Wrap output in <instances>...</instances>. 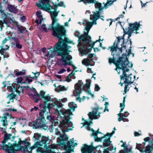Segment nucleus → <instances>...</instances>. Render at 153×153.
I'll return each instance as SVG.
<instances>
[{
  "instance_id": "nucleus-13",
  "label": "nucleus",
  "mask_w": 153,
  "mask_h": 153,
  "mask_svg": "<svg viewBox=\"0 0 153 153\" xmlns=\"http://www.w3.org/2000/svg\"><path fill=\"white\" fill-rule=\"evenodd\" d=\"M29 143L27 140L23 141L20 140L19 142L18 145L20 146L21 149L19 151L23 149L25 151L26 150L30 152H31L32 150L35 148V147L34 146H33L30 147L29 146Z\"/></svg>"
},
{
  "instance_id": "nucleus-52",
  "label": "nucleus",
  "mask_w": 153,
  "mask_h": 153,
  "mask_svg": "<svg viewBox=\"0 0 153 153\" xmlns=\"http://www.w3.org/2000/svg\"><path fill=\"white\" fill-rule=\"evenodd\" d=\"M136 147L141 151L142 149H143V146L141 144L137 146Z\"/></svg>"
},
{
  "instance_id": "nucleus-26",
  "label": "nucleus",
  "mask_w": 153,
  "mask_h": 153,
  "mask_svg": "<svg viewBox=\"0 0 153 153\" xmlns=\"http://www.w3.org/2000/svg\"><path fill=\"white\" fill-rule=\"evenodd\" d=\"M92 62L91 59H89L88 58H87L83 59L82 61V63L83 65H85L86 66H88V65H92L91 63Z\"/></svg>"
},
{
  "instance_id": "nucleus-43",
  "label": "nucleus",
  "mask_w": 153,
  "mask_h": 153,
  "mask_svg": "<svg viewBox=\"0 0 153 153\" xmlns=\"http://www.w3.org/2000/svg\"><path fill=\"white\" fill-rule=\"evenodd\" d=\"M41 30H43L44 31H45L46 32H48L47 28L46 27V26L45 25H42L40 28Z\"/></svg>"
},
{
  "instance_id": "nucleus-33",
  "label": "nucleus",
  "mask_w": 153,
  "mask_h": 153,
  "mask_svg": "<svg viewBox=\"0 0 153 153\" xmlns=\"http://www.w3.org/2000/svg\"><path fill=\"white\" fill-rule=\"evenodd\" d=\"M153 149L149 145L147 146L145 149L143 150L142 152H145L146 153H151Z\"/></svg>"
},
{
  "instance_id": "nucleus-53",
  "label": "nucleus",
  "mask_w": 153,
  "mask_h": 153,
  "mask_svg": "<svg viewBox=\"0 0 153 153\" xmlns=\"http://www.w3.org/2000/svg\"><path fill=\"white\" fill-rule=\"evenodd\" d=\"M83 98L82 99L80 98L79 97H77L76 98V100L77 101H79L80 102L82 100H84L85 98V97L84 96H83Z\"/></svg>"
},
{
  "instance_id": "nucleus-35",
  "label": "nucleus",
  "mask_w": 153,
  "mask_h": 153,
  "mask_svg": "<svg viewBox=\"0 0 153 153\" xmlns=\"http://www.w3.org/2000/svg\"><path fill=\"white\" fill-rule=\"evenodd\" d=\"M116 0H107V3L104 4V8H107L108 6L112 4Z\"/></svg>"
},
{
  "instance_id": "nucleus-49",
  "label": "nucleus",
  "mask_w": 153,
  "mask_h": 153,
  "mask_svg": "<svg viewBox=\"0 0 153 153\" xmlns=\"http://www.w3.org/2000/svg\"><path fill=\"white\" fill-rule=\"evenodd\" d=\"M38 109V107L35 106H34L33 108H32L30 109V111L31 112H34V111H36Z\"/></svg>"
},
{
  "instance_id": "nucleus-61",
  "label": "nucleus",
  "mask_w": 153,
  "mask_h": 153,
  "mask_svg": "<svg viewBox=\"0 0 153 153\" xmlns=\"http://www.w3.org/2000/svg\"><path fill=\"white\" fill-rule=\"evenodd\" d=\"M104 153H109V151L107 149H105L103 151Z\"/></svg>"
},
{
  "instance_id": "nucleus-44",
  "label": "nucleus",
  "mask_w": 153,
  "mask_h": 153,
  "mask_svg": "<svg viewBox=\"0 0 153 153\" xmlns=\"http://www.w3.org/2000/svg\"><path fill=\"white\" fill-rule=\"evenodd\" d=\"M15 90L16 91V93H17L19 95H20V93L22 92V93H23V90L21 88H19V89H15Z\"/></svg>"
},
{
  "instance_id": "nucleus-18",
  "label": "nucleus",
  "mask_w": 153,
  "mask_h": 153,
  "mask_svg": "<svg viewBox=\"0 0 153 153\" xmlns=\"http://www.w3.org/2000/svg\"><path fill=\"white\" fill-rule=\"evenodd\" d=\"M34 125L37 127H40L45 128L47 127L46 125L44 122V119H36L34 122Z\"/></svg>"
},
{
  "instance_id": "nucleus-41",
  "label": "nucleus",
  "mask_w": 153,
  "mask_h": 153,
  "mask_svg": "<svg viewBox=\"0 0 153 153\" xmlns=\"http://www.w3.org/2000/svg\"><path fill=\"white\" fill-rule=\"evenodd\" d=\"M73 76V74L72 73H71L66 78V80L68 82H69L71 81V78Z\"/></svg>"
},
{
  "instance_id": "nucleus-7",
  "label": "nucleus",
  "mask_w": 153,
  "mask_h": 153,
  "mask_svg": "<svg viewBox=\"0 0 153 153\" xmlns=\"http://www.w3.org/2000/svg\"><path fill=\"white\" fill-rule=\"evenodd\" d=\"M125 34L122 37H118L117 38V42H115L113 45L110 48L111 51H112V55L119 56L122 53V51H126L125 47L124 45V36Z\"/></svg>"
},
{
  "instance_id": "nucleus-50",
  "label": "nucleus",
  "mask_w": 153,
  "mask_h": 153,
  "mask_svg": "<svg viewBox=\"0 0 153 153\" xmlns=\"http://www.w3.org/2000/svg\"><path fill=\"white\" fill-rule=\"evenodd\" d=\"M149 145L153 149V139L149 141Z\"/></svg>"
},
{
  "instance_id": "nucleus-21",
  "label": "nucleus",
  "mask_w": 153,
  "mask_h": 153,
  "mask_svg": "<svg viewBox=\"0 0 153 153\" xmlns=\"http://www.w3.org/2000/svg\"><path fill=\"white\" fill-rule=\"evenodd\" d=\"M10 41L9 39L5 38L2 41V45L1 46L2 49L7 50L8 49L10 45Z\"/></svg>"
},
{
  "instance_id": "nucleus-27",
  "label": "nucleus",
  "mask_w": 153,
  "mask_h": 153,
  "mask_svg": "<svg viewBox=\"0 0 153 153\" xmlns=\"http://www.w3.org/2000/svg\"><path fill=\"white\" fill-rule=\"evenodd\" d=\"M10 39H11L13 40L16 43V46L17 48L19 49H21L22 48V45L19 43V42L17 39H16L15 38L11 37V36H10Z\"/></svg>"
},
{
  "instance_id": "nucleus-24",
  "label": "nucleus",
  "mask_w": 153,
  "mask_h": 153,
  "mask_svg": "<svg viewBox=\"0 0 153 153\" xmlns=\"http://www.w3.org/2000/svg\"><path fill=\"white\" fill-rule=\"evenodd\" d=\"M7 89L10 91H12V94L8 95L7 97V98L9 99L10 100H11V102H13V98H15L16 96V94H15L14 92V93H13V88L11 86L8 87Z\"/></svg>"
},
{
  "instance_id": "nucleus-37",
  "label": "nucleus",
  "mask_w": 153,
  "mask_h": 153,
  "mask_svg": "<svg viewBox=\"0 0 153 153\" xmlns=\"http://www.w3.org/2000/svg\"><path fill=\"white\" fill-rule=\"evenodd\" d=\"M94 1L96 2L95 0H79L78 1V2L82 1L84 3L86 4L87 3H95Z\"/></svg>"
},
{
  "instance_id": "nucleus-3",
  "label": "nucleus",
  "mask_w": 153,
  "mask_h": 153,
  "mask_svg": "<svg viewBox=\"0 0 153 153\" xmlns=\"http://www.w3.org/2000/svg\"><path fill=\"white\" fill-rule=\"evenodd\" d=\"M58 12L55 9L54 11L50 12L52 22L49 26L48 29L53 31V35L59 38L61 36L65 35V30L64 27L60 25L58 23V19L57 18Z\"/></svg>"
},
{
  "instance_id": "nucleus-9",
  "label": "nucleus",
  "mask_w": 153,
  "mask_h": 153,
  "mask_svg": "<svg viewBox=\"0 0 153 153\" xmlns=\"http://www.w3.org/2000/svg\"><path fill=\"white\" fill-rule=\"evenodd\" d=\"M100 12L97 11L93 12L92 14L90 15V19L92 22H89L88 20H84L82 23L83 25L85 26V35L86 36L93 24L96 25V21L100 18Z\"/></svg>"
},
{
  "instance_id": "nucleus-58",
  "label": "nucleus",
  "mask_w": 153,
  "mask_h": 153,
  "mask_svg": "<svg viewBox=\"0 0 153 153\" xmlns=\"http://www.w3.org/2000/svg\"><path fill=\"white\" fill-rule=\"evenodd\" d=\"M21 20L22 22H24L25 20V17L24 16H22L21 18Z\"/></svg>"
},
{
  "instance_id": "nucleus-36",
  "label": "nucleus",
  "mask_w": 153,
  "mask_h": 153,
  "mask_svg": "<svg viewBox=\"0 0 153 153\" xmlns=\"http://www.w3.org/2000/svg\"><path fill=\"white\" fill-rule=\"evenodd\" d=\"M25 70H23L22 71L19 72L16 71L15 72V74L16 76H23L25 74Z\"/></svg>"
},
{
  "instance_id": "nucleus-63",
  "label": "nucleus",
  "mask_w": 153,
  "mask_h": 153,
  "mask_svg": "<svg viewBox=\"0 0 153 153\" xmlns=\"http://www.w3.org/2000/svg\"><path fill=\"white\" fill-rule=\"evenodd\" d=\"M8 110L10 111H12L13 112L17 111V110L16 109L9 108Z\"/></svg>"
},
{
  "instance_id": "nucleus-55",
  "label": "nucleus",
  "mask_w": 153,
  "mask_h": 153,
  "mask_svg": "<svg viewBox=\"0 0 153 153\" xmlns=\"http://www.w3.org/2000/svg\"><path fill=\"white\" fill-rule=\"evenodd\" d=\"M49 147L50 148L54 149L56 148V146L55 145L52 144L51 145H49Z\"/></svg>"
},
{
  "instance_id": "nucleus-46",
  "label": "nucleus",
  "mask_w": 153,
  "mask_h": 153,
  "mask_svg": "<svg viewBox=\"0 0 153 153\" xmlns=\"http://www.w3.org/2000/svg\"><path fill=\"white\" fill-rule=\"evenodd\" d=\"M47 118L48 120H49L50 121L52 122L53 120L54 117H51V116H47Z\"/></svg>"
},
{
  "instance_id": "nucleus-14",
  "label": "nucleus",
  "mask_w": 153,
  "mask_h": 153,
  "mask_svg": "<svg viewBox=\"0 0 153 153\" xmlns=\"http://www.w3.org/2000/svg\"><path fill=\"white\" fill-rule=\"evenodd\" d=\"M100 113L98 111L97 108H94L92 109V111L88 114V115L91 119H96L99 118L100 117Z\"/></svg>"
},
{
  "instance_id": "nucleus-6",
  "label": "nucleus",
  "mask_w": 153,
  "mask_h": 153,
  "mask_svg": "<svg viewBox=\"0 0 153 153\" xmlns=\"http://www.w3.org/2000/svg\"><path fill=\"white\" fill-rule=\"evenodd\" d=\"M4 140L2 142L1 145V149L5 151L7 153H14L15 151H18L21 149L20 146L18 144H16L15 145H12L9 143L8 144H5L6 142L10 139L12 135L11 134H8L6 132H4Z\"/></svg>"
},
{
  "instance_id": "nucleus-47",
  "label": "nucleus",
  "mask_w": 153,
  "mask_h": 153,
  "mask_svg": "<svg viewBox=\"0 0 153 153\" xmlns=\"http://www.w3.org/2000/svg\"><path fill=\"white\" fill-rule=\"evenodd\" d=\"M66 70L64 68H62L59 71L57 72V73L59 74H61L66 71Z\"/></svg>"
},
{
  "instance_id": "nucleus-62",
  "label": "nucleus",
  "mask_w": 153,
  "mask_h": 153,
  "mask_svg": "<svg viewBox=\"0 0 153 153\" xmlns=\"http://www.w3.org/2000/svg\"><path fill=\"white\" fill-rule=\"evenodd\" d=\"M150 139L149 137H147L144 139V140L145 141H148L150 140Z\"/></svg>"
},
{
  "instance_id": "nucleus-16",
  "label": "nucleus",
  "mask_w": 153,
  "mask_h": 153,
  "mask_svg": "<svg viewBox=\"0 0 153 153\" xmlns=\"http://www.w3.org/2000/svg\"><path fill=\"white\" fill-rule=\"evenodd\" d=\"M98 138V141H100L104 139L103 145L105 146H108L110 145L111 142L110 141V136L109 135L106 134L104 135L103 137H98V135L96 136V137Z\"/></svg>"
},
{
  "instance_id": "nucleus-59",
  "label": "nucleus",
  "mask_w": 153,
  "mask_h": 153,
  "mask_svg": "<svg viewBox=\"0 0 153 153\" xmlns=\"http://www.w3.org/2000/svg\"><path fill=\"white\" fill-rule=\"evenodd\" d=\"M107 149L108 150H109V151H111L113 149V147L112 146H109Z\"/></svg>"
},
{
  "instance_id": "nucleus-64",
  "label": "nucleus",
  "mask_w": 153,
  "mask_h": 153,
  "mask_svg": "<svg viewBox=\"0 0 153 153\" xmlns=\"http://www.w3.org/2000/svg\"><path fill=\"white\" fill-rule=\"evenodd\" d=\"M18 36L19 38H22L23 36V34L22 33H20L19 34Z\"/></svg>"
},
{
  "instance_id": "nucleus-56",
  "label": "nucleus",
  "mask_w": 153,
  "mask_h": 153,
  "mask_svg": "<svg viewBox=\"0 0 153 153\" xmlns=\"http://www.w3.org/2000/svg\"><path fill=\"white\" fill-rule=\"evenodd\" d=\"M93 55L92 54H90L88 55V57L89 58L88 59H91L92 61H93V59L92 58L93 57Z\"/></svg>"
},
{
  "instance_id": "nucleus-12",
  "label": "nucleus",
  "mask_w": 153,
  "mask_h": 153,
  "mask_svg": "<svg viewBox=\"0 0 153 153\" xmlns=\"http://www.w3.org/2000/svg\"><path fill=\"white\" fill-rule=\"evenodd\" d=\"M49 0H41V2L36 4L37 7L44 10L48 11L52 8L50 5Z\"/></svg>"
},
{
  "instance_id": "nucleus-42",
  "label": "nucleus",
  "mask_w": 153,
  "mask_h": 153,
  "mask_svg": "<svg viewBox=\"0 0 153 153\" xmlns=\"http://www.w3.org/2000/svg\"><path fill=\"white\" fill-rule=\"evenodd\" d=\"M53 4L55 7H56L58 6H63L64 5L63 3V2H61L60 3L58 4L57 5L56 4V2H54L53 1Z\"/></svg>"
},
{
  "instance_id": "nucleus-39",
  "label": "nucleus",
  "mask_w": 153,
  "mask_h": 153,
  "mask_svg": "<svg viewBox=\"0 0 153 153\" xmlns=\"http://www.w3.org/2000/svg\"><path fill=\"white\" fill-rule=\"evenodd\" d=\"M125 97H124L123 98V102L122 103H120V107L121 108V109L120 111V112H121L122 111H123V109L125 107V104H124V102H125Z\"/></svg>"
},
{
  "instance_id": "nucleus-28",
  "label": "nucleus",
  "mask_w": 153,
  "mask_h": 153,
  "mask_svg": "<svg viewBox=\"0 0 153 153\" xmlns=\"http://www.w3.org/2000/svg\"><path fill=\"white\" fill-rule=\"evenodd\" d=\"M139 26L137 24H131L130 26V32L133 31L135 30H137Z\"/></svg>"
},
{
  "instance_id": "nucleus-5",
  "label": "nucleus",
  "mask_w": 153,
  "mask_h": 153,
  "mask_svg": "<svg viewBox=\"0 0 153 153\" xmlns=\"http://www.w3.org/2000/svg\"><path fill=\"white\" fill-rule=\"evenodd\" d=\"M124 62L123 64L124 65H123V62H118L117 64V65L120 69L122 70L123 72L122 76H120L121 79H122L123 78H125L124 83L128 84L133 82L134 80V76L131 74H130V75L128 76H127V74L126 73V72L128 71H129L128 68H130L131 66L130 65V64L129 63L127 59H124Z\"/></svg>"
},
{
  "instance_id": "nucleus-8",
  "label": "nucleus",
  "mask_w": 153,
  "mask_h": 153,
  "mask_svg": "<svg viewBox=\"0 0 153 153\" xmlns=\"http://www.w3.org/2000/svg\"><path fill=\"white\" fill-rule=\"evenodd\" d=\"M33 92L34 93V94H30V97L35 100V102H37L39 100H41L45 104V106L47 105V107L50 111V108L51 107H49V103H52L50 102H51L52 100L50 97L48 95H45V92L43 91H41L40 92V94L37 93L35 89L33 90Z\"/></svg>"
},
{
  "instance_id": "nucleus-54",
  "label": "nucleus",
  "mask_w": 153,
  "mask_h": 153,
  "mask_svg": "<svg viewBox=\"0 0 153 153\" xmlns=\"http://www.w3.org/2000/svg\"><path fill=\"white\" fill-rule=\"evenodd\" d=\"M55 134L57 135H60V131L58 130V129L57 128L55 129Z\"/></svg>"
},
{
  "instance_id": "nucleus-34",
  "label": "nucleus",
  "mask_w": 153,
  "mask_h": 153,
  "mask_svg": "<svg viewBox=\"0 0 153 153\" xmlns=\"http://www.w3.org/2000/svg\"><path fill=\"white\" fill-rule=\"evenodd\" d=\"M68 106L71 109L73 110V111H74L75 109L77 107L76 104L73 102L69 103Z\"/></svg>"
},
{
  "instance_id": "nucleus-60",
  "label": "nucleus",
  "mask_w": 153,
  "mask_h": 153,
  "mask_svg": "<svg viewBox=\"0 0 153 153\" xmlns=\"http://www.w3.org/2000/svg\"><path fill=\"white\" fill-rule=\"evenodd\" d=\"M42 51L44 53H45L46 50V49L45 48H43L41 49Z\"/></svg>"
},
{
  "instance_id": "nucleus-40",
  "label": "nucleus",
  "mask_w": 153,
  "mask_h": 153,
  "mask_svg": "<svg viewBox=\"0 0 153 153\" xmlns=\"http://www.w3.org/2000/svg\"><path fill=\"white\" fill-rule=\"evenodd\" d=\"M130 151V149L128 148H124L123 150L120 151V153H128Z\"/></svg>"
},
{
  "instance_id": "nucleus-17",
  "label": "nucleus",
  "mask_w": 153,
  "mask_h": 153,
  "mask_svg": "<svg viewBox=\"0 0 153 153\" xmlns=\"http://www.w3.org/2000/svg\"><path fill=\"white\" fill-rule=\"evenodd\" d=\"M113 58H108V62L110 64H111L112 63H114V64H115L116 65L117 67L119 68L118 66H117V64L118 62H122L123 64V65H124L123 64H124V59H127L126 56H124L123 55H122V57L120 58L119 60H118V61L116 62H114V55H113Z\"/></svg>"
},
{
  "instance_id": "nucleus-1",
  "label": "nucleus",
  "mask_w": 153,
  "mask_h": 153,
  "mask_svg": "<svg viewBox=\"0 0 153 153\" xmlns=\"http://www.w3.org/2000/svg\"><path fill=\"white\" fill-rule=\"evenodd\" d=\"M64 36H61L59 39L58 42L56 44L54 48H48V53H45V56L46 58H52L55 55L56 52L58 51L61 58L58 62L59 65L62 67H66L67 65H72V56L69 54L70 51L69 50L70 47L68 46L67 43L69 42L67 38Z\"/></svg>"
},
{
  "instance_id": "nucleus-19",
  "label": "nucleus",
  "mask_w": 153,
  "mask_h": 153,
  "mask_svg": "<svg viewBox=\"0 0 153 153\" xmlns=\"http://www.w3.org/2000/svg\"><path fill=\"white\" fill-rule=\"evenodd\" d=\"M129 114V113L127 112H125L123 114L120 112V113L118 114V116L119 117L118 118V121H120L121 120H123L124 122H128V119L126 118V117Z\"/></svg>"
},
{
  "instance_id": "nucleus-22",
  "label": "nucleus",
  "mask_w": 153,
  "mask_h": 153,
  "mask_svg": "<svg viewBox=\"0 0 153 153\" xmlns=\"http://www.w3.org/2000/svg\"><path fill=\"white\" fill-rule=\"evenodd\" d=\"M82 153H95L91 147L85 145L81 149Z\"/></svg>"
},
{
  "instance_id": "nucleus-15",
  "label": "nucleus",
  "mask_w": 153,
  "mask_h": 153,
  "mask_svg": "<svg viewBox=\"0 0 153 153\" xmlns=\"http://www.w3.org/2000/svg\"><path fill=\"white\" fill-rule=\"evenodd\" d=\"M16 82L17 84H23L27 83V82L28 83L30 84L33 81L32 79H29L28 77H19L16 79Z\"/></svg>"
},
{
  "instance_id": "nucleus-57",
  "label": "nucleus",
  "mask_w": 153,
  "mask_h": 153,
  "mask_svg": "<svg viewBox=\"0 0 153 153\" xmlns=\"http://www.w3.org/2000/svg\"><path fill=\"white\" fill-rule=\"evenodd\" d=\"M128 85H126L125 86L124 90L125 93H126L127 91H128Z\"/></svg>"
},
{
  "instance_id": "nucleus-29",
  "label": "nucleus",
  "mask_w": 153,
  "mask_h": 153,
  "mask_svg": "<svg viewBox=\"0 0 153 153\" xmlns=\"http://www.w3.org/2000/svg\"><path fill=\"white\" fill-rule=\"evenodd\" d=\"M100 135H102L103 134H102L101 133H99V132H98L97 131H93V132L92 134V136H94V138L95 139V140L97 141H98V138L97 137L95 138V137L96 136H97V135H98V137H103L104 136V135H103L102 136H100Z\"/></svg>"
},
{
  "instance_id": "nucleus-2",
  "label": "nucleus",
  "mask_w": 153,
  "mask_h": 153,
  "mask_svg": "<svg viewBox=\"0 0 153 153\" xmlns=\"http://www.w3.org/2000/svg\"><path fill=\"white\" fill-rule=\"evenodd\" d=\"M68 100L67 98H64L59 101H57L52 103H49V107L53 108L55 111L56 113H58L60 115H62V121L60 122L59 126L63 132H67L71 130L73 128L72 123L69 121L70 118L69 116L72 115V112L69 109L66 110L62 108V106L61 102H66Z\"/></svg>"
},
{
  "instance_id": "nucleus-11",
  "label": "nucleus",
  "mask_w": 153,
  "mask_h": 153,
  "mask_svg": "<svg viewBox=\"0 0 153 153\" xmlns=\"http://www.w3.org/2000/svg\"><path fill=\"white\" fill-rule=\"evenodd\" d=\"M0 11L1 15V17L3 19V22L2 21L0 20V25L1 30H2L3 27V23H4L7 24L8 22H9V20L10 19V16L11 14L7 12H4L2 9V7L1 6H0Z\"/></svg>"
},
{
  "instance_id": "nucleus-32",
  "label": "nucleus",
  "mask_w": 153,
  "mask_h": 153,
  "mask_svg": "<svg viewBox=\"0 0 153 153\" xmlns=\"http://www.w3.org/2000/svg\"><path fill=\"white\" fill-rule=\"evenodd\" d=\"M8 8L9 10L11 12L16 13L17 11L16 7L14 6L9 5L8 6Z\"/></svg>"
},
{
  "instance_id": "nucleus-10",
  "label": "nucleus",
  "mask_w": 153,
  "mask_h": 153,
  "mask_svg": "<svg viewBox=\"0 0 153 153\" xmlns=\"http://www.w3.org/2000/svg\"><path fill=\"white\" fill-rule=\"evenodd\" d=\"M91 80L88 79L86 80V83L84 85L81 81H79L78 83L75 85V90L74 91V95L76 97L79 96L81 90H86L90 89Z\"/></svg>"
},
{
  "instance_id": "nucleus-38",
  "label": "nucleus",
  "mask_w": 153,
  "mask_h": 153,
  "mask_svg": "<svg viewBox=\"0 0 153 153\" xmlns=\"http://www.w3.org/2000/svg\"><path fill=\"white\" fill-rule=\"evenodd\" d=\"M76 145L77 144L76 143L75 144H74L73 142L71 140H70L67 142V145L69 148H71Z\"/></svg>"
},
{
  "instance_id": "nucleus-25",
  "label": "nucleus",
  "mask_w": 153,
  "mask_h": 153,
  "mask_svg": "<svg viewBox=\"0 0 153 153\" xmlns=\"http://www.w3.org/2000/svg\"><path fill=\"white\" fill-rule=\"evenodd\" d=\"M49 143V140L48 137H42L39 144L40 145L42 146L43 144H47Z\"/></svg>"
},
{
  "instance_id": "nucleus-4",
  "label": "nucleus",
  "mask_w": 153,
  "mask_h": 153,
  "mask_svg": "<svg viewBox=\"0 0 153 153\" xmlns=\"http://www.w3.org/2000/svg\"><path fill=\"white\" fill-rule=\"evenodd\" d=\"M85 29H84V34L80 36V34L78 31H76L74 34L76 36L79 38V44L83 47H86L87 49L83 50V53L84 54H87L91 51L95 42H92L91 40V38L88 35V34L86 36L85 35Z\"/></svg>"
},
{
  "instance_id": "nucleus-23",
  "label": "nucleus",
  "mask_w": 153,
  "mask_h": 153,
  "mask_svg": "<svg viewBox=\"0 0 153 153\" xmlns=\"http://www.w3.org/2000/svg\"><path fill=\"white\" fill-rule=\"evenodd\" d=\"M12 117V116L11 114H9V113H7L5 115L1 118V121L3 125L4 126H7L8 125L7 119L8 117L11 118Z\"/></svg>"
},
{
  "instance_id": "nucleus-51",
  "label": "nucleus",
  "mask_w": 153,
  "mask_h": 153,
  "mask_svg": "<svg viewBox=\"0 0 153 153\" xmlns=\"http://www.w3.org/2000/svg\"><path fill=\"white\" fill-rule=\"evenodd\" d=\"M100 88L97 84L95 85V90L96 91H99Z\"/></svg>"
},
{
  "instance_id": "nucleus-31",
  "label": "nucleus",
  "mask_w": 153,
  "mask_h": 153,
  "mask_svg": "<svg viewBox=\"0 0 153 153\" xmlns=\"http://www.w3.org/2000/svg\"><path fill=\"white\" fill-rule=\"evenodd\" d=\"M95 7L96 8L98 9L99 12H100L104 8V7H102L101 3L96 2L95 4Z\"/></svg>"
},
{
  "instance_id": "nucleus-48",
  "label": "nucleus",
  "mask_w": 153,
  "mask_h": 153,
  "mask_svg": "<svg viewBox=\"0 0 153 153\" xmlns=\"http://www.w3.org/2000/svg\"><path fill=\"white\" fill-rule=\"evenodd\" d=\"M134 136H135V137L138 136H140L141 135V132L140 131L139 132H138L135 131V132H134Z\"/></svg>"
},
{
  "instance_id": "nucleus-20",
  "label": "nucleus",
  "mask_w": 153,
  "mask_h": 153,
  "mask_svg": "<svg viewBox=\"0 0 153 153\" xmlns=\"http://www.w3.org/2000/svg\"><path fill=\"white\" fill-rule=\"evenodd\" d=\"M36 15L37 17L35 22L38 24L41 23L43 20L42 11L40 10L38 11L36 13Z\"/></svg>"
},
{
  "instance_id": "nucleus-45",
  "label": "nucleus",
  "mask_w": 153,
  "mask_h": 153,
  "mask_svg": "<svg viewBox=\"0 0 153 153\" xmlns=\"http://www.w3.org/2000/svg\"><path fill=\"white\" fill-rule=\"evenodd\" d=\"M45 111V110H42L39 113V115L41 117V119H44V114Z\"/></svg>"
},
{
  "instance_id": "nucleus-30",
  "label": "nucleus",
  "mask_w": 153,
  "mask_h": 153,
  "mask_svg": "<svg viewBox=\"0 0 153 153\" xmlns=\"http://www.w3.org/2000/svg\"><path fill=\"white\" fill-rule=\"evenodd\" d=\"M67 88L63 85H59L57 86L55 89V91L58 92L60 91H66Z\"/></svg>"
}]
</instances>
